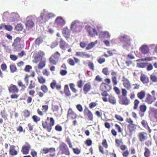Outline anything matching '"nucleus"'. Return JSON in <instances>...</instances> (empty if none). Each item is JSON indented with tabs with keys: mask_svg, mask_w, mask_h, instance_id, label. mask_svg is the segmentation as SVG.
Instances as JSON below:
<instances>
[{
	"mask_svg": "<svg viewBox=\"0 0 157 157\" xmlns=\"http://www.w3.org/2000/svg\"><path fill=\"white\" fill-rule=\"evenodd\" d=\"M122 95L118 96L119 103L121 105H127L130 103V101L127 97V91L125 89H121Z\"/></svg>",
	"mask_w": 157,
	"mask_h": 157,
	"instance_id": "obj_1",
	"label": "nucleus"
},
{
	"mask_svg": "<svg viewBox=\"0 0 157 157\" xmlns=\"http://www.w3.org/2000/svg\"><path fill=\"white\" fill-rule=\"evenodd\" d=\"M54 124L55 121L52 117L49 118L48 117L45 121L42 122V126L43 128L49 132H51L52 127L54 125Z\"/></svg>",
	"mask_w": 157,
	"mask_h": 157,
	"instance_id": "obj_2",
	"label": "nucleus"
},
{
	"mask_svg": "<svg viewBox=\"0 0 157 157\" xmlns=\"http://www.w3.org/2000/svg\"><path fill=\"white\" fill-rule=\"evenodd\" d=\"M59 152H60L62 155H65L69 156L70 155V152L67 146L64 142H62L59 145Z\"/></svg>",
	"mask_w": 157,
	"mask_h": 157,
	"instance_id": "obj_3",
	"label": "nucleus"
},
{
	"mask_svg": "<svg viewBox=\"0 0 157 157\" xmlns=\"http://www.w3.org/2000/svg\"><path fill=\"white\" fill-rule=\"evenodd\" d=\"M21 38L19 37H17L14 40L12 45L13 47L14 51L19 52L21 50Z\"/></svg>",
	"mask_w": 157,
	"mask_h": 157,
	"instance_id": "obj_4",
	"label": "nucleus"
},
{
	"mask_svg": "<svg viewBox=\"0 0 157 157\" xmlns=\"http://www.w3.org/2000/svg\"><path fill=\"white\" fill-rule=\"evenodd\" d=\"M56 149L54 147L45 148L42 149L41 153L42 154H47L49 153V157H54L55 156Z\"/></svg>",
	"mask_w": 157,
	"mask_h": 157,
	"instance_id": "obj_5",
	"label": "nucleus"
},
{
	"mask_svg": "<svg viewBox=\"0 0 157 157\" xmlns=\"http://www.w3.org/2000/svg\"><path fill=\"white\" fill-rule=\"evenodd\" d=\"M66 141L69 146V147L72 149L74 153L76 154H79L81 152L80 150L78 148H74L73 147V145L72 144L70 139L67 137L66 140Z\"/></svg>",
	"mask_w": 157,
	"mask_h": 157,
	"instance_id": "obj_6",
	"label": "nucleus"
},
{
	"mask_svg": "<svg viewBox=\"0 0 157 157\" xmlns=\"http://www.w3.org/2000/svg\"><path fill=\"white\" fill-rule=\"evenodd\" d=\"M71 28L74 32H79L80 31L81 27L78 23L73 22L71 24Z\"/></svg>",
	"mask_w": 157,
	"mask_h": 157,
	"instance_id": "obj_7",
	"label": "nucleus"
},
{
	"mask_svg": "<svg viewBox=\"0 0 157 157\" xmlns=\"http://www.w3.org/2000/svg\"><path fill=\"white\" fill-rule=\"evenodd\" d=\"M83 113L85 116H86L87 117L88 121H92L93 120L94 117L93 114L87 108H85Z\"/></svg>",
	"mask_w": 157,
	"mask_h": 157,
	"instance_id": "obj_8",
	"label": "nucleus"
},
{
	"mask_svg": "<svg viewBox=\"0 0 157 157\" xmlns=\"http://www.w3.org/2000/svg\"><path fill=\"white\" fill-rule=\"evenodd\" d=\"M121 41L123 42L125 46H129L130 45V39L127 35H124L121 37L120 38Z\"/></svg>",
	"mask_w": 157,
	"mask_h": 157,
	"instance_id": "obj_9",
	"label": "nucleus"
},
{
	"mask_svg": "<svg viewBox=\"0 0 157 157\" xmlns=\"http://www.w3.org/2000/svg\"><path fill=\"white\" fill-rule=\"evenodd\" d=\"M77 115L76 113L71 108H69L68 109L67 114V117L70 119H75L77 117Z\"/></svg>",
	"mask_w": 157,
	"mask_h": 157,
	"instance_id": "obj_10",
	"label": "nucleus"
},
{
	"mask_svg": "<svg viewBox=\"0 0 157 157\" xmlns=\"http://www.w3.org/2000/svg\"><path fill=\"white\" fill-rule=\"evenodd\" d=\"M92 88V86L90 82H88L85 83L83 87L84 94H87Z\"/></svg>",
	"mask_w": 157,
	"mask_h": 157,
	"instance_id": "obj_11",
	"label": "nucleus"
},
{
	"mask_svg": "<svg viewBox=\"0 0 157 157\" xmlns=\"http://www.w3.org/2000/svg\"><path fill=\"white\" fill-rule=\"evenodd\" d=\"M123 85L124 87L128 90H129L131 88L130 82L129 80L124 76L122 77Z\"/></svg>",
	"mask_w": 157,
	"mask_h": 157,
	"instance_id": "obj_12",
	"label": "nucleus"
},
{
	"mask_svg": "<svg viewBox=\"0 0 157 157\" xmlns=\"http://www.w3.org/2000/svg\"><path fill=\"white\" fill-rule=\"evenodd\" d=\"M59 46L60 48L64 51L67 48L70 47L69 44L62 38L60 39L59 42Z\"/></svg>",
	"mask_w": 157,
	"mask_h": 157,
	"instance_id": "obj_13",
	"label": "nucleus"
},
{
	"mask_svg": "<svg viewBox=\"0 0 157 157\" xmlns=\"http://www.w3.org/2000/svg\"><path fill=\"white\" fill-rule=\"evenodd\" d=\"M55 24L58 26H62L65 24V21L61 17H58L56 19Z\"/></svg>",
	"mask_w": 157,
	"mask_h": 157,
	"instance_id": "obj_14",
	"label": "nucleus"
},
{
	"mask_svg": "<svg viewBox=\"0 0 157 157\" xmlns=\"http://www.w3.org/2000/svg\"><path fill=\"white\" fill-rule=\"evenodd\" d=\"M8 89L10 93L14 94L18 93L19 91L17 86L13 84H10L8 87Z\"/></svg>",
	"mask_w": 157,
	"mask_h": 157,
	"instance_id": "obj_15",
	"label": "nucleus"
},
{
	"mask_svg": "<svg viewBox=\"0 0 157 157\" xmlns=\"http://www.w3.org/2000/svg\"><path fill=\"white\" fill-rule=\"evenodd\" d=\"M147 109V106L144 104L140 105L139 107V114L141 117H142L144 116L145 113Z\"/></svg>",
	"mask_w": 157,
	"mask_h": 157,
	"instance_id": "obj_16",
	"label": "nucleus"
},
{
	"mask_svg": "<svg viewBox=\"0 0 157 157\" xmlns=\"http://www.w3.org/2000/svg\"><path fill=\"white\" fill-rule=\"evenodd\" d=\"M50 86L52 89H54L55 88L57 90H59L61 88V86L60 84H57L56 81L55 80H53L50 84Z\"/></svg>",
	"mask_w": 157,
	"mask_h": 157,
	"instance_id": "obj_17",
	"label": "nucleus"
},
{
	"mask_svg": "<svg viewBox=\"0 0 157 157\" xmlns=\"http://www.w3.org/2000/svg\"><path fill=\"white\" fill-rule=\"evenodd\" d=\"M111 89V86L104 82L102 83L100 86V89L102 91H109Z\"/></svg>",
	"mask_w": 157,
	"mask_h": 157,
	"instance_id": "obj_18",
	"label": "nucleus"
},
{
	"mask_svg": "<svg viewBox=\"0 0 157 157\" xmlns=\"http://www.w3.org/2000/svg\"><path fill=\"white\" fill-rule=\"evenodd\" d=\"M138 137L140 141H144L147 137V134L144 132H140L138 134Z\"/></svg>",
	"mask_w": 157,
	"mask_h": 157,
	"instance_id": "obj_19",
	"label": "nucleus"
},
{
	"mask_svg": "<svg viewBox=\"0 0 157 157\" xmlns=\"http://www.w3.org/2000/svg\"><path fill=\"white\" fill-rule=\"evenodd\" d=\"M31 149V146L29 144L26 145H25L22 147L21 151L24 155H26L29 153V151Z\"/></svg>",
	"mask_w": 157,
	"mask_h": 157,
	"instance_id": "obj_20",
	"label": "nucleus"
},
{
	"mask_svg": "<svg viewBox=\"0 0 157 157\" xmlns=\"http://www.w3.org/2000/svg\"><path fill=\"white\" fill-rule=\"evenodd\" d=\"M42 110H43V111H41L39 109H38L37 110V113L38 114L41 116H43V112L46 113L47 111L48 108V106L47 105H43L42 106Z\"/></svg>",
	"mask_w": 157,
	"mask_h": 157,
	"instance_id": "obj_21",
	"label": "nucleus"
},
{
	"mask_svg": "<svg viewBox=\"0 0 157 157\" xmlns=\"http://www.w3.org/2000/svg\"><path fill=\"white\" fill-rule=\"evenodd\" d=\"M140 80L144 84H147L149 82V78L146 75L142 74L140 76Z\"/></svg>",
	"mask_w": 157,
	"mask_h": 157,
	"instance_id": "obj_22",
	"label": "nucleus"
},
{
	"mask_svg": "<svg viewBox=\"0 0 157 157\" xmlns=\"http://www.w3.org/2000/svg\"><path fill=\"white\" fill-rule=\"evenodd\" d=\"M15 146L13 145H10L9 149V154L11 156L16 155L17 154L18 152L15 149Z\"/></svg>",
	"mask_w": 157,
	"mask_h": 157,
	"instance_id": "obj_23",
	"label": "nucleus"
},
{
	"mask_svg": "<svg viewBox=\"0 0 157 157\" xmlns=\"http://www.w3.org/2000/svg\"><path fill=\"white\" fill-rule=\"evenodd\" d=\"M140 50L143 54H146L149 52V49L147 45H143L140 48Z\"/></svg>",
	"mask_w": 157,
	"mask_h": 157,
	"instance_id": "obj_24",
	"label": "nucleus"
},
{
	"mask_svg": "<svg viewBox=\"0 0 157 157\" xmlns=\"http://www.w3.org/2000/svg\"><path fill=\"white\" fill-rule=\"evenodd\" d=\"M137 127V124H128L127 125V128L129 132L130 133H132L136 129Z\"/></svg>",
	"mask_w": 157,
	"mask_h": 157,
	"instance_id": "obj_25",
	"label": "nucleus"
},
{
	"mask_svg": "<svg viewBox=\"0 0 157 157\" xmlns=\"http://www.w3.org/2000/svg\"><path fill=\"white\" fill-rule=\"evenodd\" d=\"M62 34L64 37L66 38H68L70 34L69 29L67 27H64L63 29Z\"/></svg>",
	"mask_w": 157,
	"mask_h": 157,
	"instance_id": "obj_26",
	"label": "nucleus"
},
{
	"mask_svg": "<svg viewBox=\"0 0 157 157\" xmlns=\"http://www.w3.org/2000/svg\"><path fill=\"white\" fill-rule=\"evenodd\" d=\"M64 92L66 96L67 97H70L71 95V93L67 85H65L64 86Z\"/></svg>",
	"mask_w": 157,
	"mask_h": 157,
	"instance_id": "obj_27",
	"label": "nucleus"
},
{
	"mask_svg": "<svg viewBox=\"0 0 157 157\" xmlns=\"http://www.w3.org/2000/svg\"><path fill=\"white\" fill-rule=\"evenodd\" d=\"M108 100L110 103L113 105H115L117 104V101L116 99L112 95H109Z\"/></svg>",
	"mask_w": 157,
	"mask_h": 157,
	"instance_id": "obj_28",
	"label": "nucleus"
},
{
	"mask_svg": "<svg viewBox=\"0 0 157 157\" xmlns=\"http://www.w3.org/2000/svg\"><path fill=\"white\" fill-rule=\"evenodd\" d=\"M76 55L83 57L89 58L90 57V56L85 52H76Z\"/></svg>",
	"mask_w": 157,
	"mask_h": 157,
	"instance_id": "obj_29",
	"label": "nucleus"
},
{
	"mask_svg": "<svg viewBox=\"0 0 157 157\" xmlns=\"http://www.w3.org/2000/svg\"><path fill=\"white\" fill-rule=\"evenodd\" d=\"M151 98V96L149 94H148L145 99V102L148 104H151L153 102V101L152 99Z\"/></svg>",
	"mask_w": 157,
	"mask_h": 157,
	"instance_id": "obj_30",
	"label": "nucleus"
},
{
	"mask_svg": "<svg viewBox=\"0 0 157 157\" xmlns=\"http://www.w3.org/2000/svg\"><path fill=\"white\" fill-rule=\"evenodd\" d=\"M145 95V92L144 90L140 91L138 92L137 94V97L141 100H143L144 98Z\"/></svg>",
	"mask_w": 157,
	"mask_h": 157,
	"instance_id": "obj_31",
	"label": "nucleus"
},
{
	"mask_svg": "<svg viewBox=\"0 0 157 157\" xmlns=\"http://www.w3.org/2000/svg\"><path fill=\"white\" fill-rule=\"evenodd\" d=\"M25 25L27 28H31L33 27L34 23L32 20H28L26 21Z\"/></svg>",
	"mask_w": 157,
	"mask_h": 157,
	"instance_id": "obj_32",
	"label": "nucleus"
},
{
	"mask_svg": "<svg viewBox=\"0 0 157 157\" xmlns=\"http://www.w3.org/2000/svg\"><path fill=\"white\" fill-rule=\"evenodd\" d=\"M144 155L145 157H150L151 155V151L147 147H145L144 148Z\"/></svg>",
	"mask_w": 157,
	"mask_h": 157,
	"instance_id": "obj_33",
	"label": "nucleus"
},
{
	"mask_svg": "<svg viewBox=\"0 0 157 157\" xmlns=\"http://www.w3.org/2000/svg\"><path fill=\"white\" fill-rule=\"evenodd\" d=\"M40 17L42 20L44 21H47L48 20L47 14H46L45 11L41 13L40 14Z\"/></svg>",
	"mask_w": 157,
	"mask_h": 157,
	"instance_id": "obj_34",
	"label": "nucleus"
},
{
	"mask_svg": "<svg viewBox=\"0 0 157 157\" xmlns=\"http://www.w3.org/2000/svg\"><path fill=\"white\" fill-rule=\"evenodd\" d=\"M103 92L101 93V95L103 97L102 99L104 101L106 102L108 101V100L106 97L109 95L108 94L107 91H102Z\"/></svg>",
	"mask_w": 157,
	"mask_h": 157,
	"instance_id": "obj_35",
	"label": "nucleus"
},
{
	"mask_svg": "<svg viewBox=\"0 0 157 157\" xmlns=\"http://www.w3.org/2000/svg\"><path fill=\"white\" fill-rule=\"evenodd\" d=\"M100 35L104 38H109L110 37V35L109 32L105 31L101 32L100 33Z\"/></svg>",
	"mask_w": 157,
	"mask_h": 157,
	"instance_id": "obj_36",
	"label": "nucleus"
},
{
	"mask_svg": "<svg viewBox=\"0 0 157 157\" xmlns=\"http://www.w3.org/2000/svg\"><path fill=\"white\" fill-rule=\"evenodd\" d=\"M22 114L23 116L25 118H27L29 117L30 113L29 110L25 109L22 112Z\"/></svg>",
	"mask_w": 157,
	"mask_h": 157,
	"instance_id": "obj_37",
	"label": "nucleus"
},
{
	"mask_svg": "<svg viewBox=\"0 0 157 157\" xmlns=\"http://www.w3.org/2000/svg\"><path fill=\"white\" fill-rule=\"evenodd\" d=\"M46 65V61L41 60L38 65V68L39 69H42Z\"/></svg>",
	"mask_w": 157,
	"mask_h": 157,
	"instance_id": "obj_38",
	"label": "nucleus"
},
{
	"mask_svg": "<svg viewBox=\"0 0 157 157\" xmlns=\"http://www.w3.org/2000/svg\"><path fill=\"white\" fill-rule=\"evenodd\" d=\"M86 29L89 34L91 37L94 36V34L93 33L92 28L90 26H88L86 27Z\"/></svg>",
	"mask_w": 157,
	"mask_h": 157,
	"instance_id": "obj_39",
	"label": "nucleus"
},
{
	"mask_svg": "<svg viewBox=\"0 0 157 157\" xmlns=\"http://www.w3.org/2000/svg\"><path fill=\"white\" fill-rule=\"evenodd\" d=\"M10 68L11 72L13 73L16 72L17 71V68L14 63L10 65Z\"/></svg>",
	"mask_w": 157,
	"mask_h": 157,
	"instance_id": "obj_40",
	"label": "nucleus"
},
{
	"mask_svg": "<svg viewBox=\"0 0 157 157\" xmlns=\"http://www.w3.org/2000/svg\"><path fill=\"white\" fill-rule=\"evenodd\" d=\"M17 84L19 87H21V90L24 91L26 88V86L25 84H23L21 81H18L17 82Z\"/></svg>",
	"mask_w": 157,
	"mask_h": 157,
	"instance_id": "obj_41",
	"label": "nucleus"
},
{
	"mask_svg": "<svg viewBox=\"0 0 157 157\" xmlns=\"http://www.w3.org/2000/svg\"><path fill=\"white\" fill-rule=\"evenodd\" d=\"M147 62L140 63H137V66L139 68H144L147 67Z\"/></svg>",
	"mask_w": 157,
	"mask_h": 157,
	"instance_id": "obj_42",
	"label": "nucleus"
},
{
	"mask_svg": "<svg viewBox=\"0 0 157 157\" xmlns=\"http://www.w3.org/2000/svg\"><path fill=\"white\" fill-rule=\"evenodd\" d=\"M60 54L58 52L56 51L51 56L55 59L58 61L59 58L60 56Z\"/></svg>",
	"mask_w": 157,
	"mask_h": 157,
	"instance_id": "obj_43",
	"label": "nucleus"
},
{
	"mask_svg": "<svg viewBox=\"0 0 157 157\" xmlns=\"http://www.w3.org/2000/svg\"><path fill=\"white\" fill-rule=\"evenodd\" d=\"M38 82L41 84H44L46 83V79L43 76H40L37 77Z\"/></svg>",
	"mask_w": 157,
	"mask_h": 157,
	"instance_id": "obj_44",
	"label": "nucleus"
},
{
	"mask_svg": "<svg viewBox=\"0 0 157 157\" xmlns=\"http://www.w3.org/2000/svg\"><path fill=\"white\" fill-rule=\"evenodd\" d=\"M145 144L146 147H151L152 145V140L151 139H148L145 142Z\"/></svg>",
	"mask_w": 157,
	"mask_h": 157,
	"instance_id": "obj_45",
	"label": "nucleus"
},
{
	"mask_svg": "<svg viewBox=\"0 0 157 157\" xmlns=\"http://www.w3.org/2000/svg\"><path fill=\"white\" fill-rule=\"evenodd\" d=\"M40 89L44 93H47L48 90V88L47 86L44 84L41 86Z\"/></svg>",
	"mask_w": 157,
	"mask_h": 157,
	"instance_id": "obj_46",
	"label": "nucleus"
},
{
	"mask_svg": "<svg viewBox=\"0 0 157 157\" xmlns=\"http://www.w3.org/2000/svg\"><path fill=\"white\" fill-rule=\"evenodd\" d=\"M43 41L42 37L40 36L36 39L35 40V43L36 44L39 45Z\"/></svg>",
	"mask_w": 157,
	"mask_h": 157,
	"instance_id": "obj_47",
	"label": "nucleus"
},
{
	"mask_svg": "<svg viewBox=\"0 0 157 157\" xmlns=\"http://www.w3.org/2000/svg\"><path fill=\"white\" fill-rule=\"evenodd\" d=\"M49 61L50 63L53 64L54 65H56L57 64L58 61H57V60H56L53 58V57L51 56L49 58Z\"/></svg>",
	"mask_w": 157,
	"mask_h": 157,
	"instance_id": "obj_48",
	"label": "nucleus"
},
{
	"mask_svg": "<svg viewBox=\"0 0 157 157\" xmlns=\"http://www.w3.org/2000/svg\"><path fill=\"white\" fill-rule=\"evenodd\" d=\"M69 86L71 91L74 93H76L77 90L75 88V85L73 83H71L69 84Z\"/></svg>",
	"mask_w": 157,
	"mask_h": 157,
	"instance_id": "obj_49",
	"label": "nucleus"
},
{
	"mask_svg": "<svg viewBox=\"0 0 157 157\" xmlns=\"http://www.w3.org/2000/svg\"><path fill=\"white\" fill-rule=\"evenodd\" d=\"M35 82L33 80L30 81V83L28 87V88L29 89H32L35 88Z\"/></svg>",
	"mask_w": 157,
	"mask_h": 157,
	"instance_id": "obj_50",
	"label": "nucleus"
},
{
	"mask_svg": "<svg viewBox=\"0 0 157 157\" xmlns=\"http://www.w3.org/2000/svg\"><path fill=\"white\" fill-rule=\"evenodd\" d=\"M36 54L37 56L36 57L39 58H42L45 55L44 52L43 51H41L38 52Z\"/></svg>",
	"mask_w": 157,
	"mask_h": 157,
	"instance_id": "obj_51",
	"label": "nucleus"
},
{
	"mask_svg": "<svg viewBox=\"0 0 157 157\" xmlns=\"http://www.w3.org/2000/svg\"><path fill=\"white\" fill-rule=\"evenodd\" d=\"M97 43V42H96L95 43L93 42H91L87 45V46L86 48V50H89L91 49L94 46L95 44H96Z\"/></svg>",
	"mask_w": 157,
	"mask_h": 157,
	"instance_id": "obj_52",
	"label": "nucleus"
},
{
	"mask_svg": "<svg viewBox=\"0 0 157 157\" xmlns=\"http://www.w3.org/2000/svg\"><path fill=\"white\" fill-rule=\"evenodd\" d=\"M153 58L152 57H146L144 58H142L137 60V61H151L152 60Z\"/></svg>",
	"mask_w": 157,
	"mask_h": 157,
	"instance_id": "obj_53",
	"label": "nucleus"
},
{
	"mask_svg": "<svg viewBox=\"0 0 157 157\" xmlns=\"http://www.w3.org/2000/svg\"><path fill=\"white\" fill-rule=\"evenodd\" d=\"M140 101L138 99H135L134 102L133 109L135 110L137 109L138 105L140 103Z\"/></svg>",
	"mask_w": 157,
	"mask_h": 157,
	"instance_id": "obj_54",
	"label": "nucleus"
},
{
	"mask_svg": "<svg viewBox=\"0 0 157 157\" xmlns=\"http://www.w3.org/2000/svg\"><path fill=\"white\" fill-rule=\"evenodd\" d=\"M42 73L44 76L47 77L49 76L50 75L49 71L46 69H43L42 70Z\"/></svg>",
	"mask_w": 157,
	"mask_h": 157,
	"instance_id": "obj_55",
	"label": "nucleus"
},
{
	"mask_svg": "<svg viewBox=\"0 0 157 157\" xmlns=\"http://www.w3.org/2000/svg\"><path fill=\"white\" fill-rule=\"evenodd\" d=\"M88 65L90 69L94 71V65L93 63L91 61H89L88 63Z\"/></svg>",
	"mask_w": 157,
	"mask_h": 157,
	"instance_id": "obj_56",
	"label": "nucleus"
},
{
	"mask_svg": "<svg viewBox=\"0 0 157 157\" xmlns=\"http://www.w3.org/2000/svg\"><path fill=\"white\" fill-rule=\"evenodd\" d=\"M83 81L82 79H80L79 81H78L77 82V86L79 88H82V86H83Z\"/></svg>",
	"mask_w": 157,
	"mask_h": 157,
	"instance_id": "obj_57",
	"label": "nucleus"
},
{
	"mask_svg": "<svg viewBox=\"0 0 157 157\" xmlns=\"http://www.w3.org/2000/svg\"><path fill=\"white\" fill-rule=\"evenodd\" d=\"M150 78L151 81L154 82L157 81V77L155 75H150Z\"/></svg>",
	"mask_w": 157,
	"mask_h": 157,
	"instance_id": "obj_58",
	"label": "nucleus"
},
{
	"mask_svg": "<svg viewBox=\"0 0 157 157\" xmlns=\"http://www.w3.org/2000/svg\"><path fill=\"white\" fill-rule=\"evenodd\" d=\"M32 118L33 120V121L36 123L37 122L40 120V118L36 115H33L32 117Z\"/></svg>",
	"mask_w": 157,
	"mask_h": 157,
	"instance_id": "obj_59",
	"label": "nucleus"
},
{
	"mask_svg": "<svg viewBox=\"0 0 157 157\" xmlns=\"http://www.w3.org/2000/svg\"><path fill=\"white\" fill-rule=\"evenodd\" d=\"M15 29L17 31H21L23 29V27L21 24H18L15 26Z\"/></svg>",
	"mask_w": 157,
	"mask_h": 157,
	"instance_id": "obj_60",
	"label": "nucleus"
},
{
	"mask_svg": "<svg viewBox=\"0 0 157 157\" xmlns=\"http://www.w3.org/2000/svg\"><path fill=\"white\" fill-rule=\"evenodd\" d=\"M141 124L142 125L144 128H146L147 127L149 128H150L149 127L148 125V124L146 121L143 120L141 122Z\"/></svg>",
	"mask_w": 157,
	"mask_h": 157,
	"instance_id": "obj_61",
	"label": "nucleus"
},
{
	"mask_svg": "<svg viewBox=\"0 0 157 157\" xmlns=\"http://www.w3.org/2000/svg\"><path fill=\"white\" fill-rule=\"evenodd\" d=\"M116 129L117 130L118 132L121 133L122 132L123 129L118 124H115L114 125Z\"/></svg>",
	"mask_w": 157,
	"mask_h": 157,
	"instance_id": "obj_62",
	"label": "nucleus"
},
{
	"mask_svg": "<svg viewBox=\"0 0 157 157\" xmlns=\"http://www.w3.org/2000/svg\"><path fill=\"white\" fill-rule=\"evenodd\" d=\"M3 26L5 29L8 31H11L13 29V27L11 25H4Z\"/></svg>",
	"mask_w": 157,
	"mask_h": 157,
	"instance_id": "obj_63",
	"label": "nucleus"
},
{
	"mask_svg": "<svg viewBox=\"0 0 157 157\" xmlns=\"http://www.w3.org/2000/svg\"><path fill=\"white\" fill-rule=\"evenodd\" d=\"M67 62L68 64L71 66H74L75 65V61L71 58H70L67 60Z\"/></svg>",
	"mask_w": 157,
	"mask_h": 157,
	"instance_id": "obj_64",
	"label": "nucleus"
}]
</instances>
